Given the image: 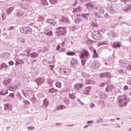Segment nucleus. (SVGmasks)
I'll return each mask as SVG.
<instances>
[{
	"instance_id": "12",
	"label": "nucleus",
	"mask_w": 131,
	"mask_h": 131,
	"mask_svg": "<svg viewBox=\"0 0 131 131\" xmlns=\"http://www.w3.org/2000/svg\"><path fill=\"white\" fill-rule=\"evenodd\" d=\"M100 76L101 78L103 77H111V76H110V73L108 72L101 73Z\"/></svg>"
},
{
	"instance_id": "47",
	"label": "nucleus",
	"mask_w": 131,
	"mask_h": 131,
	"mask_svg": "<svg viewBox=\"0 0 131 131\" xmlns=\"http://www.w3.org/2000/svg\"><path fill=\"white\" fill-rule=\"evenodd\" d=\"M93 16H94V17H95V18H100V16L99 15V13H98V12H95L93 14Z\"/></svg>"
},
{
	"instance_id": "46",
	"label": "nucleus",
	"mask_w": 131,
	"mask_h": 131,
	"mask_svg": "<svg viewBox=\"0 0 131 131\" xmlns=\"http://www.w3.org/2000/svg\"><path fill=\"white\" fill-rule=\"evenodd\" d=\"M93 67L95 68L96 69H97V68H99V63L98 62H96L95 63H94L93 65Z\"/></svg>"
},
{
	"instance_id": "36",
	"label": "nucleus",
	"mask_w": 131,
	"mask_h": 131,
	"mask_svg": "<svg viewBox=\"0 0 131 131\" xmlns=\"http://www.w3.org/2000/svg\"><path fill=\"white\" fill-rule=\"evenodd\" d=\"M46 35H47V36H52L53 35V32L51 31H49L48 32H47L45 33Z\"/></svg>"
},
{
	"instance_id": "23",
	"label": "nucleus",
	"mask_w": 131,
	"mask_h": 131,
	"mask_svg": "<svg viewBox=\"0 0 131 131\" xmlns=\"http://www.w3.org/2000/svg\"><path fill=\"white\" fill-rule=\"evenodd\" d=\"M8 93L9 92L8 91V90H2V91H0V95L1 96H6Z\"/></svg>"
},
{
	"instance_id": "39",
	"label": "nucleus",
	"mask_w": 131,
	"mask_h": 131,
	"mask_svg": "<svg viewBox=\"0 0 131 131\" xmlns=\"http://www.w3.org/2000/svg\"><path fill=\"white\" fill-rule=\"evenodd\" d=\"M53 80L48 79V83L49 84L50 86H53Z\"/></svg>"
},
{
	"instance_id": "19",
	"label": "nucleus",
	"mask_w": 131,
	"mask_h": 131,
	"mask_svg": "<svg viewBox=\"0 0 131 131\" xmlns=\"http://www.w3.org/2000/svg\"><path fill=\"white\" fill-rule=\"evenodd\" d=\"M82 10V7L81 6H78V8L74 9L73 13H76V12H80Z\"/></svg>"
},
{
	"instance_id": "29",
	"label": "nucleus",
	"mask_w": 131,
	"mask_h": 131,
	"mask_svg": "<svg viewBox=\"0 0 131 131\" xmlns=\"http://www.w3.org/2000/svg\"><path fill=\"white\" fill-rule=\"evenodd\" d=\"M47 22H48V23H50V24L51 25H52L53 26H54V25H55V24H56V21H55L53 19H48L47 20Z\"/></svg>"
},
{
	"instance_id": "27",
	"label": "nucleus",
	"mask_w": 131,
	"mask_h": 131,
	"mask_svg": "<svg viewBox=\"0 0 131 131\" xmlns=\"http://www.w3.org/2000/svg\"><path fill=\"white\" fill-rule=\"evenodd\" d=\"M87 9H90V8H94L95 6L92 3H89L85 5Z\"/></svg>"
},
{
	"instance_id": "2",
	"label": "nucleus",
	"mask_w": 131,
	"mask_h": 131,
	"mask_svg": "<svg viewBox=\"0 0 131 131\" xmlns=\"http://www.w3.org/2000/svg\"><path fill=\"white\" fill-rule=\"evenodd\" d=\"M79 57L81 59L82 64L84 65L86 59L89 57V51L86 50H83L82 52H79Z\"/></svg>"
},
{
	"instance_id": "11",
	"label": "nucleus",
	"mask_w": 131,
	"mask_h": 131,
	"mask_svg": "<svg viewBox=\"0 0 131 131\" xmlns=\"http://www.w3.org/2000/svg\"><path fill=\"white\" fill-rule=\"evenodd\" d=\"M114 89V86L113 85H110L107 86L105 89V93H109L110 92H112V90Z\"/></svg>"
},
{
	"instance_id": "32",
	"label": "nucleus",
	"mask_w": 131,
	"mask_h": 131,
	"mask_svg": "<svg viewBox=\"0 0 131 131\" xmlns=\"http://www.w3.org/2000/svg\"><path fill=\"white\" fill-rule=\"evenodd\" d=\"M41 4L42 6H48L49 5L47 0H41Z\"/></svg>"
},
{
	"instance_id": "44",
	"label": "nucleus",
	"mask_w": 131,
	"mask_h": 131,
	"mask_svg": "<svg viewBox=\"0 0 131 131\" xmlns=\"http://www.w3.org/2000/svg\"><path fill=\"white\" fill-rule=\"evenodd\" d=\"M43 102L44 105L46 106V107H48V106L49 105V102H48V100L45 99Z\"/></svg>"
},
{
	"instance_id": "52",
	"label": "nucleus",
	"mask_w": 131,
	"mask_h": 131,
	"mask_svg": "<svg viewBox=\"0 0 131 131\" xmlns=\"http://www.w3.org/2000/svg\"><path fill=\"white\" fill-rule=\"evenodd\" d=\"M106 84H107V83L106 82L102 83L99 85V86H100L101 88H103V86H105Z\"/></svg>"
},
{
	"instance_id": "6",
	"label": "nucleus",
	"mask_w": 131,
	"mask_h": 131,
	"mask_svg": "<svg viewBox=\"0 0 131 131\" xmlns=\"http://www.w3.org/2000/svg\"><path fill=\"white\" fill-rule=\"evenodd\" d=\"M56 33L57 34L60 36V35H63V34H65L66 33V31H65V28L64 27H58L57 29Z\"/></svg>"
},
{
	"instance_id": "51",
	"label": "nucleus",
	"mask_w": 131,
	"mask_h": 131,
	"mask_svg": "<svg viewBox=\"0 0 131 131\" xmlns=\"http://www.w3.org/2000/svg\"><path fill=\"white\" fill-rule=\"evenodd\" d=\"M64 68H60L59 70H58V72L59 73H64Z\"/></svg>"
},
{
	"instance_id": "61",
	"label": "nucleus",
	"mask_w": 131,
	"mask_h": 131,
	"mask_svg": "<svg viewBox=\"0 0 131 131\" xmlns=\"http://www.w3.org/2000/svg\"><path fill=\"white\" fill-rule=\"evenodd\" d=\"M28 129H30V130H33V129H34V127L30 126V127H29Z\"/></svg>"
},
{
	"instance_id": "16",
	"label": "nucleus",
	"mask_w": 131,
	"mask_h": 131,
	"mask_svg": "<svg viewBox=\"0 0 131 131\" xmlns=\"http://www.w3.org/2000/svg\"><path fill=\"white\" fill-rule=\"evenodd\" d=\"M64 109H66V106L64 105H58L56 107V110L57 111L63 110Z\"/></svg>"
},
{
	"instance_id": "58",
	"label": "nucleus",
	"mask_w": 131,
	"mask_h": 131,
	"mask_svg": "<svg viewBox=\"0 0 131 131\" xmlns=\"http://www.w3.org/2000/svg\"><path fill=\"white\" fill-rule=\"evenodd\" d=\"M9 65H10L11 66H13V65H14V61H10L9 62Z\"/></svg>"
},
{
	"instance_id": "13",
	"label": "nucleus",
	"mask_w": 131,
	"mask_h": 131,
	"mask_svg": "<svg viewBox=\"0 0 131 131\" xmlns=\"http://www.w3.org/2000/svg\"><path fill=\"white\" fill-rule=\"evenodd\" d=\"M12 106L11 104L6 103L5 104V111H7V110L8 111H10V110H12Z\"/></svg>"
},
{
	"instance_id": "20",
	"label": "nucleus",
	"mask_w": 131,
	"mask_h": 131,
	"mask_svg": "<svg viewBox=\"0 0 131 131\" xmlns=\"http://www.w3.org/2000/svg\"><path fill=\"white\" fill-rule=\"evenodd\" d=\"M14 7H10L9 8L6 10V13L7 15L11 14L12 11H14Z\"/></svg>"
},
{
	"instance_id": "35",
	"label": "nucleus",
	"mask_w": 131,
	"mask_h": 131,
	"mask_svg": "<svg viewBox=\"0 0 131 131\" xmlns=\"http://www.w3.org/2000/svg\"><path fill=\"white\" fill-rule=\"evenodd\" d=\"M24 14V12L21 11V10H18L16 13L17 16L19 17H21Z\"/></svg>"
},
{
	"instance_id": "7",
	"label": "nucleus",
	"mask_w": 131,
	"mask_h": 131,
	"mask_svg": "<svg viewBox=\"0 0 131 131\" xmlns=\"http://www.w3.org/2000/svg\"><path fill=\"white\" fill-rule=\"evenodd\" d=\"M35 82H36L37 85L39 86L44 83L45 82V79L42 78H38L37 79L35 80Z\"/></svg>"
},
{
	"instance_id": "17",
	"label": "nucleus",
	"mask_w": 131,
	"mask_h": 131,
	"mask_svg": "<svg viewBox=\"0 0 131 131\" xmlns=\"http://www.w3.org/2000/svg\"><path fill=\"white\" fill-rule=\"evenodd\" d=\"M17 88V86H13V85H10L9 86V91H12V92H15Z\"/></svg>"
},
{
	"instance_id": "63",
	"label": "nucleus",
	"mask_w": 131,
	"mask_h": 131,
	"mask_svg": "<svg viewBox=\"0 0 131 131\" xmlns=\"http://www.w3.org/2000/svg\"><path fill=\"white\" fill-rule=\"evenodd\" d=\"M78 101L79 102V103H80V104L81 105H84V103L83 102H81V101H80V100L78 99Z\"/></svg>"
},
{
	"instance_id": "1",
	"label": "nucleus",
	"mask_w": 131,
	"mask_h": 131,
	"mask_svg": "<svg viewBox=\"0 0 131 131\" xmlns=\"http://www.w3.org/2000/svg\"><path fill=\"white\" fill-rule=\"evenodd\" d=\"M118 100L120 107H125L129 102V98H128L126 95L121 96L118 98Z\"/></svg>"
},
{
	"instance_id": "18",
	"label": "nucleus",
	"mask_w": 131,
	"mask_h": 131,
	"mask_svg": "<svg viewBox=\"0 0 131 131\" xmlns=\"http://www.w3.org/2000/svg\"><path fill=\"white\" fill-rule=\"evenodd\" d=\"M71 72V70L69 69H64L63 74H64V75H69Z\"/></svg>"
},
{
	"instance_id": "4",
	"label": "nucleus",
	"mask_w": 131,
	"mask_h": 131,
	"mask_svg": "<svg viewBox=\"0 0 131 131\" xmlns=\"http://www.w3.org/2000/svg\"><path fill=\"white\" fill-rule=\"evenodd\" d=\"M14 60H15L16 62V66L24 64V60L19 58V56H18V55H16L14 57Z\"/></svg>"
},
{
	"instance_id": "49",
	"label": "nucleus",
	"mask_w": 131,
	"mask_h": 131,
	"mask_svg": "<svg viewBox=\"0 0 131 131\" xmlns=\"http://www.w3.org/2000/svg\"><path fill=\"white\" fill-rule=\"evenodd\" d=\"M105 45H107L106 42H100L98 44V47H100V46H104Z\"/></svg>"
},
{
	"instance_id": "54",
	"label": "nucleus",
	"mask_w": 131,
	"mask_h": 131,
	"mask_svg": "<svg viewBox=\"0 0 131 131\" xmlns=\"http://www.w3.org/2000/svg\"><path fill=\"white\" fill-rule=\"evenodd\" d=\"M7 18V16H6V14L5 13L2 14V19L3 20H6V18Z\"/></svg>"
},
{
	"instance_id": "45",
	"label": "nucleus",
	"mask_w": 131,
	"mask_h": 131,
	"mask_svg": "<svg viewBox=\"0 0 131 131\" xmlns=\"http://www.w3.org/2000/svg\"><path fill=\"white\" fill-rule=\"evenodd\" d=\"M67 55L68 56H74V55H75V53L74 52H69L67 53Z\"/></svg>"
},
{
	"instance_id": "24",
	"label": "nucleus",
	"mask_w": 131,
	"mask_h": 131,
	"mask_svg": "<svg viewBox=\"0 0 131 131\" xmlns=\"http://www.w3.org/2000/svg\"><path fill=\"white\" fill-rule=\"evenodd\" d=\"M9 67H10V66L6 64V63H3L0 66V69H3V68H6V69H9Z\"/></svg>"
},
{
	"instance_id": "55",
	"label": "nucleus",
	"mask_w": 131,
	"mask_h": 131,
	"mask_svg": "<svg viewBox=\"0 0 131 131\" xmlns=\"http://www.w3.org/2000/svg\"><path fill=\"white\" fill-rule=\"evenodd\" d=\"M18 41H20L21 42H25V39L22 38H19L18 39Z\"/></svg>"
},
{
	"instance_id": "26",
	"label": "nucleus",
	"mask_w": 131,
	"mask_h": 131,
	"mask_svg": "<svg viewBox=\"0 0 131 131\" xmlns=\"http://www.w3.org/2000/svg\"><path fill=\"white\" fill-rule=\"evenodd\" d=\"M130 9H131V5H127L126 7H124L123 8V10L124 12H129V11H130Z\"/></svg>"
},
{
	"instance_id": "30",
	"label": "nucleus",
	"mask_w": 131,
	"mask_h": 131,
	"mask_svg": "<svg viewBox=\"0 0 131 131\" xmlns=\"http://www.w3.org/2000/svg\"><path fill=\"white\" fill-rule=\"evenodd\" d=\"M11 79H6L4 82V84L8 85V84H10V83H11Z\"/></svg>"
},
{
	"instance_id": "34",
	"label": "nucleus",
	"mask_w": 131,
	"mask_h": 131,
	"mask_svg": "<svg viewBox=\"0 0 131 131\" xmlns=\"http://www.w3.org/2000/svg\"><path fill=\"white\" fill-rule=\"evenodd\" d=\"M55 85L56 88H58V89H61L62 88V84L60 82H56Z\"/></svg>"
},
{
	"instance_id": "41",
	"label": "nucleus",
	"mask_w": 131,
	"mask_h": 131,
	"mask_svg": "<svg viewBox=\"0 0 131 131\" xmlns=\"http://www.w3.org/2000/svg\"><path fill=\"white\" fill-rule=\"evenodd\" d=\"M38 56V54L35 52L31 54V57L32 58H36Z\"/></svg>"
},
{
	"instance_id": "3",
	"label": "nucleus",
	"mask_w": 131,
	"mask_h": 131,
	"mask_svg": "<svg viewBox=\"0 0 131 131\" xmlns=\"http://www.w3.org/2000/svg\"><path fill=\"white\" fill-rule=\"evenodd\" d=\"M20 32L24 34H29L31 33L32 30L30 27H24L20 29Z\"/></svg>"
},
{
	"instance_id": "28",
	"label": "nucleus",
	"mask_w": 131,
	"mask_h": 131,
	"mask_svg": "<svg viewBox=\"0 0 131 131\" xmlns=\"http://www.w3.org/2000/svg\"><path fill=\"white\" fill-rule=\"evenodd\" d=\"M60 22H65L66 23H69V19L66 17H63L62 19L60 20Z\"/></svg>"
},
{
	"instance_id": "56",
	"label": "nucleus",
	"mask_w": 131,
	"mask_h": 131,
	"mask_svg": "<svg viewBox=\"0 0 131 131\" xmlns=\"http://www.w3.org/2000/svg\"><path fill=\"white\" fill-rule=\"evenodd\" d=\"M51 4H56L57 3V0H49Z\"/></svg>"
},
{
	"instance_id": "25",
	"label": "nucleus",
	"mask_w": 131,
	"mask_h": 131,
	"mask_svg": "<svg viewBox=\"0 0 131 131\" xmlns=\"http://www.w3.org/2000/svg\"><path fill=\"white\" fill-rule=\"evenodd\" d=\"M14 98H15V95L14 94L12 93L7 97V100L8 101H11V100H12V99H14Z\"/></svg>"
},
{
	"instance_id": "42",
	"label": "nucleus",
	"mask_w": 131,
	"mask_h": 131,
	"mask_svg": "<svg viewBox=\"0 0 131 131\" xmlns=\"http://www.w3.org/2000/svg\"><path fill=\"white\" fill-rule=\"evenodd\" d=\"M63 102H64V103H67L68 105L70 104V101H69V99L65 98L63 99Z\"/></svg>"
},
{
	"instance_id": "53",
	"label": "nucleus",
	"mask_w": 131,
	"mask_h": 131,
	"mask_svg": "<svg viewBox=\"0 0 131 131\" xmlns=\"http://www.w3.org/2000/svg\"><path fill=\"white\" fill-rule=\"evenodd\" d=\"M23 102L25 105H29L30 104V102L28 100H24Z\"/></svg>"
},
{
	"instance_id": "60",
	"label": "nucleus",
	"mask_w": 131,
	"mask_h": 131,
	"mask_svg": "<svg viewBox=\"0 0 131 131\" xmlns=\"http://www.w3.org/2000/svg\"><path fill=\"white\" fill-rule=\"evenodd\" d=\"M130 0H121V2L122 3H128V2H130Z\"/></svg>"
},
{
	"instance_id": "64",
	"label": "nucleus",
	"mask_w": 131,
	"mask_h": 131,
	"mask_svg": "<svg viewBox=\"0 0 131 131\" xmlns=\"http://www.w3.org/2000/svg\"><path fill=\"white\" fill-rule=\"evenodd\" d=\"M105 17L109 18H110V15L109 14H108V13H106V14H105Z\"/></svg>"
},
{
	"instance_id": "31",
	"label": "nucleus",
	"mask_w": 131,
	"mask_h": 131,
	"mask_svg": "<svg viewBox=\"0 0 131 131\" xmlns=\"http://www.w3.org/2000/svg\"><path fill=\"white\" fill-rule=\"evenodd\" d=\"M58 92V90L55 89L54 88H51L49 90V92L53 94L54 93H57Z\"/></svg>"
},
{
	"instance_id": "10",
	"label": "nucleus",
	"mask_w": 131,
	"mask_h": 131,
	"mask_svg": "<svg viewBox=\"0 0 131 131\" xmlns=\"http://www.w3.org/2000/svg\"><path fill=\"white\" fill-rule=\"evenodd\" d=\"M82 88H83V83H77L74 85V89L77 90H80Z\"/></svg>"
},
{
	"instance_id": "15",
	"label": "nucleus",
	"mask_w": 131,
	"mask_h": 131,
	"mask_svg": "<svg viewBox=\"0 0 131 131\" xmlns=\"http://www.w3.org/2000/svg\"><path fill=\"white\" fill-rule=\"evenodd\" d=\"M128 63L129 62L126 61L121 60L120 61V65H121V66H122V67H125V66H126V65L128 64Z\"/></svg>"
},
{
	"instance_id": "8",
	"label": "nucleus",
	"mask_w": 131,
	"mask_h": 131,
	"mask_svg": "<svg viewBox=\"0 0 131 131\" xmlns=\"http://www.w3.org/2000/svg\"><path fill=\"white\" fill-rule=\"evenodd\" d=\"M77 63L78 61L76 58H72V60L71 61V66L74 68L76 67V65H77Z\"/></svg>"
},
{
	"instance_id": "43",
	"label": "nucleus",
	"mask_w": 131,
	"mask_h": 131,
	"mask_svg": "<svg viewBox=\"0 0 131 131\" xmlns=\"http://www.w3.org/2000/svg\"><path fill=\"white\" fill-rule=\"evenodd\" d=\"M91 25L93 27H98V24L95 21H92L91 23Z\"/></svg>"
},
{
	"instance_id": "9",
	"label": "nucleus",
	"mask_w": 131,
	"mask_h": 131,
	"mask_svg": "<svg viewBox=\"0 0 131 131\" xmlns=\"http://www.w3.org/2000/svg\"><path fill=\"white\" fill-rule=\"evenodd\" d=\"M92 89L91 86L86 87L83 92V95H90V92H91V90Z\"/></svg>"
},
{
	"instance_id": "59",
	"label": "nucleus",
	"mask_w": 131,
	"mask_h": 131,
	"mask_svg": "<svg viewBox=\"0 0 131 131\" xmlns=\"http://www.w3.org/2000/svg\"><path fill=\"white\" fill-rule=\"evenodd\" d=\"M90 107H91V108H94V107H95V104H94V103H90Z\"/></svg>"
},
{
	"instance_id": "5",
	"label": "nucleus",
	"mask_w": 131,
	"mask_h": 131,
	"mask_svg": "<svg viewBox=\"0 0 131 131\" xmlns=\"http://www.w3.org/2000/svg\"><path fill=\"white\" fill-rule=\"evenodd\" d=\"M101 33V31H94L92 33V35L95 39H100L102 36Z\"/></svg>"
},
{
	"instance_id": "14",
	"label": "nucleus",
	"mask_w": 131,
	"mask_h": 131,
	"mask_svg": "<svg viewBox=\"0 0 131 131\" xmlns=\"http://www.w3.org/2000/svg\"><path fill=\"white\" fill-rule=\"evenodd\" d=\"M121 47V44L118 42H114L113 43V48L115 49H118V48H120Z\"/></svg>"
},
{
	"instance_id": "37",
	"label": "nucleus",
	"mask_w": 131,
	"mask_h": 131,
	"mask_svg": "<svg viewBox=\"0 0 131 131\" xmlns=\"http://www.w3.org/2000/svg\"><path fill=\"white\" fill-rule=\"evenodd\" d=\"M45 18L43 17V16H39L38 18V21L39 22H42V21H44Z\"/></svg>"
},
{
	"instance_id": "50",
	"label": "nucleus",
	"mask_w": 131,
	"mask_h": 131,
	"mask_svg": "<svg viewBox=\"0 0 131 131\" xmlns=\"http://www.w3.org/2000/svg\"><path fill=\"white\" fill-rule=\"evenodd\" d=\"M25 52H26V55L27 56H29V54H30V52H31L30 49H27V50L25 51Z\"/></svg>"
},
{
	"instance_id": "22",
	"label": "nucleus",
	"mask_w": 131,
	"mask_h": 131,
	"mask_svg": "<svg viewBox=\"0 0 131 131\" xmlns=\"http://www.w3.org/2000/svg\"><path fill=\"white\" fill-rule=\"evenodd\" d=\"M96 82L92 80H86L85 81V84H95Z\"/></svg>"
},
{
	"instance_id": "40",
	"label": "nucleus",
	"mask_w": 131,
	"mask_h": 131,
	"mask_svg": "<svg viewBox=\"0 0 131 131\" xmlns=\"http://www.w3.org/2000/svg\"><path fill=\"white\" fill-rule=\"evenodd\" d=\"M82 19L80 18H78L76 19L75 20V23L77 24H79V23H80V22H82Z\"/></svg>"
},
{
	"instance_id": "62",
	"label": "nucleus",
	"mask_w": 131,
	"mask_h": 131,
	"mask_svg": "<svg viewBox=\"0 0 131 131\" xmlns=\"http://www.w3.org/2000/svg\"><path fill=\"white\" fill-rule=\"evenodd\" d=\"M124 90L125 91H127V90H128V86H127V85H125V86H124Z\"/></svg>"
},
{
	"instance_id": "21",
	"label": "nucleus",
	"mask_w": 131,
	"mask_h": 131,
	"mask_svg": "<svg viewBox=\"0 0 131 131\" xmlns=\"http://www.w3.org/2000/svg\"><path fill=\"white\" fill-rule=\"evenodd\" d=\"M82 16L85 21H88L89 20V16H90V13H86V14H82Z\"/></svg>"
},
{
	"instance_id": "33",
	"label": "nucleus",
	"mask_w": 131,
	"mask_h": 131,
	"mask_svg": "<svg viewBox=\"0 0 131 131\" xmlns=\"http://www.w3.org/2000/svg\"><path fill=\"white\" fill-rule=\"evenodd\" d=\"M93 58H98L99 57V55L98 54H97V51L96 50L94 49L93 50Z\"/></svg>"
},
{
	"instance_id": "48",
	"label": "nucleus",
	"mask_w": 131,
	"mask_h": 131,
	"mask_svg": "<svg viewBox=\"0 0 131 131\" xmlns=\"http://www.w3.org/2000/svg\"><path fill=\"white\" fill-rule=\"evenodd\" d=\"M98 12L99 13V14H101L102 13H104V10H103V9H102V8L99 7Z\"/></svg>"
},
{
	"instance_id": "38",
	"label": "nucleus",
	"mask_w": 131,
	"mask_h": 131,
	"mask_svg": "<svg viewBox=\"0 0 131 131\" xmlns=\"http://www.w3.org/2000/svg\"><path fill=\"white\" fill-rule=\"evenodd\" d=\"M69 99H72L73 100H74V99H75V98L76 97H75V95H74V94H70L69 95Z\"/></svg>"
},
{
	"instance_id": "57",
	"label": "nucleus",
	"mask_w": 131,
	"mask_h": 131,
	"mask_svg": "<svg viewBox=\"0 0 131 131\" xmlns=\"http://www.w3.org/2000/svg\"><path fill=\"white\" fill-rule=\"evenodd\" d=\"M101 122H103V119H99L97 120V123H100Z\"/></svg>"
}]
</instances>
